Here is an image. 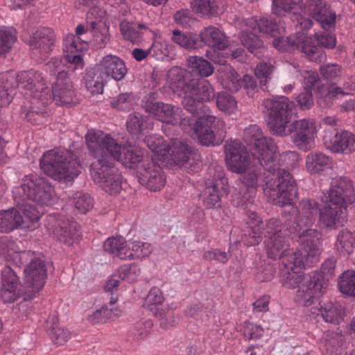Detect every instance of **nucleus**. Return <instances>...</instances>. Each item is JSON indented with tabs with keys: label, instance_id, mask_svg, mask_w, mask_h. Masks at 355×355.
I'll return each mask as SVG.
<instances>
[{
	"label": "nucleus",
	"instance_id": "f257e3e1",
	"mask_svg": "<svg viewBox=\"0 0 355 355\" xmlns=\"http://www.w3.org/2000/svg\"><path fill=\"white\" fill-rule=\"evenodd\" d=\"M314 203L306 202L304 211L306 220H301L300 242L301 249L293 251L288 248V239L286 230H282V222L276 218L269 220L263 228L262 220L255 212L248 214L247 227L241 236L236 239L239 230L234 227L230 233V240L235 243L242 242L245 245L251 246L259 243L262 235H265V246L270 257L281 261L280 275L284 287L298 288L295 300L302 306H309L315 299L321 297L327 291L328 277L334 275L335 262L326 260L322 265L321 271L304 274L302 269L311 267L319 261L322 251L321 234L316 230L308 227L314 221L313 209Z\"/></svg>",
	"mask_w": 355,
	"mask_h": 355
},
{
	"label": "nucleus",
	"instance_id": "f03ea898",
	"mask_svg": "<svg viewBox=\"0 0 355 355\" xmlns=\"http://www.w3.org/2000/svg\"><path fill=\"white\" fill-rule=\"evenodd\" d=\"M188 73L184 69L174 67L166 74V81L171 91L182 98V104L190 113L198 116L195 121L184 116L179 106L155 101L153 93L142 100V107L159 121L180 127L184 132L193 131L201 145H218L225 137V123L211 115V110L204 104L214 97V88L205 79L186 80Z\"/></svg>",
	"mask_w": 355,
	"mask_h": 355
},
{
	"label": "nucleus",
	"instance_id": "7ed1b4c3",
	"mask_svg": "<svg viewBox=\"0 0 355 355\" xmlns=\"http://www.w3.org/2000/svg\"><path fill=\"white\" fill-rule=\"evenodd\" d=\"M225 154L228 169L243 174L237 184L239 190L236 189L233 193L234 201L237 206L250 202L256 194L257 188L263 186L264 182V195L274 204L283 207L291 205L297 200L298 189L296 181L288 171L279 167L278 160L275 171H270L272 176L267 178L266 181L261 168L251 164L245 147L239 141H227Z\"/></svg>",
	"mask_w": 355,
	"mask_h": 355
},
{
	"label": "nucleus",
	"instance_id": "20e7f679",
	"mask_svg": "<svg viewBox=\"0 0 355 355\" xmlns=\"http://www.w3.org/2000/svg\"><path fill=\"white\" fill-rule=\"evenodd\" d=\"M62 60L52 58L46 70L52 75L58 73L55 83L50 88L42 73L35 70L23 71L18 73V88L26 102L21 107V116L34 125H42L48 121L47 106L52 101L57 105H71L76 91L71 78L63 70Z\"/></svg>",
	"mask_w": 355,
	"mask_h": 355
},
{
	"label": "nucleus",
	"instance_id": "39448f33",
	"mask_svg": "<svg viewBox=\"0 0 355 355\" xmlns=\"http://www.w3.org/2000/svg\"><path fill=\"white\" fill-rule=\"evenodd\" d=\"M241 33L239 38L243 46L257 57L263 55L264 45L259 35L275 37L273 46L279 51H300L311 61L320 63L324 61L326 55L322 47L333 49L336 44L334 35L331 33H315V40L318 44L313 43L312 37L306 32H298L284 39L279 37L284 31L272 19L267 18L250 17L243 19L240 24Z\"/></svg>",
	"mask_w": 355,
	"mask_h": 355
},
{
	"label": "nucleus",
	"instance_id": "423d86ee",
	"mask_svg": "<svg viewBox=\"0 0 355 355\" xmlns=\"http://www.w3.org/2000/svg\"><path fill=\"white\" fill-rule=\"evenodd\" d=\"M87 147L96 159L90 168L96 184L110 194H117L122 189V177L114 167V162L128 168L141 160V148L136 145L122 146L111 135L100 130H88L85 135Z\"/></svg>",
	"mask_w": 355,
	"mask_h": 355
},
{
	"label": "nucleus",
	"instance_id": "0eeeda50",
	"mask_svg": "<svg viewBox=\"0 0 355 355\" xmlns=\"http://www.w3.org/2000/svg\"><path fill=\"white\" fill-rule=\"evenodd\" d=\"M355 200V195L352 182L346 178L337 177L332 180L328 195L324 194L322 200L326 202V205L321 207H318V203L314 200H304L300 203V211L292 203L285 208L284 212H288L292 216L297 217L295 226L291 227L288 229H284L282 225V230H286L291 234L297 235L300 238V232L297 230L300 228L301 220H306V214L304 211L306 202H311L314 203V211L313 217L315 220V214L319 213L318 225L320 228H327L334 230L339 226H343L346 221L345 211L348 204H352ZM310 225L308 228L312 230ZM288 238V234H287Z\"/></svg>",
	"mask_w": 355,
	"mask_h": 355
},
{
	"label": "nucleus",
	"instance_id": "6e6552de",
	"mask_svg": "<svg viewBox=\"0 0 355 355\" xmlns=\"http://www.w3.org/2000/svg\"><path fill=\"white\" fill-rule=\"evenodd\" d=\"M263 106L268 113V125L273 134L279 136L291 135L295 145L303 151L315 146L318 128L315 122L311 119H302L290 123L292 112L295 107L287 97L266 99Z\"/></svg>",
	"mask_w": 355,
	"mask_h": 355
},
{
	"label": "nucleus",
	"instance_id": "1a4fd4ad",
	"mask_svg": "<svg viewBox=\"0 0 355 355\" xmlns=\"http://www.w3.org/2000/svg\"><path fill=\"white\" fill-rule=\"evenodd\" d=\"M40 164L44 173L58 181H71L80 172V164L76 156L64 148H56L44 152Z\"/></svg>",
	"mask_w": 355,
	"mask_h": 355
},
{
	"label": "nucleus",
	"instance_id": "9d476101",
	"mask_svg": "<svg viewBox=\"0 0 355 355\" xmlns=\"http://www.w3.org/2000/svg\"><path fill=\"white\" fill-rule=\"evenodd\" d=\"M12 194L19 203L28 200L40 206H49L57 200L53 187L37 174L25 175L20 185L13 188Z\"/></svg>",
	"mask_w": 355,
	"mask_h": 355
},
{
	"label": "nucleus",
	"instance_id": "9b49d317",
	"mask_svg": "<svg viewBox=\"0 0 355 355\" xmlns=\"http://www.w3.org/2000/svg\"><path fill=\"white\" fill-rule=\"evenodd\" d=\"M154 153L155 159L165 166H184L189 161L191 149L188 144L178 139H172L170 144L164 142L162 137L148 135L144 140Z\"/></svg>",
	"mask_w": 355,
	"mask_h": 355
},
{
	"label": "nucleus",
	"instance_id": "f8f14e48",
	"mask_svg": "<svg viewBox=\"0 0 355 355\" xmlns=\"http://www.w3.org/2000/svg\"><path fill=\"white\" fill-rule=\"evenodd\" d=\"M243 140L249 146H253V156L260 164L269 171H275L279 154L274 141L263 136L257 124H251L243 131Z\"/></svg>",
	"mask_w": 355,
	"mask_h": 355
},
{
	"label": "nucleus",
	"instance_id": "ddd939ff",
	"mask_svg": "<svg viewBox=\"0 0 355 355\" xmlns=\"http://www.w3.org/2000/svg\"><path fill=\"white\" fill-rule=\"evenodd\" d=\"M42 211L29 203L0 211V232H10L16 229L34 230Z\"/></svg>",
	"mask_w": 355,
	"mask_h": 355
},
{
	"label": "nucleus",
	"instance_id": "4468645a",
	"mask_svg": "<svg viewBox=\"0 0 355 355\" xmlns=\"http://www.w3.org/2000/svg\"><path fill=\"white\" fill-rule=\"evenodd\" d=\"M80 3L89 7L86 16L87 31L92 36L90 42L96 48H104L109 42L110 23L106 10L102 6L100 0H80Z\"/></svg>",
	"mask_w": 355,
	"mask_h": 355
},
{
	"label": "nucleus",
	"instance_id": "2eb2a0df",
	"mask_svg": "<svg viewBox=\"0 0 355 355\" xmlns=\"http://www.w3.org/2000/svg\"><path fill=\"white\" fill-rule=\"evenodd\" d=\"M45 227L50 235L67 245H72L80 237L78 224L71 218L55 214L46 217Z\"/></svg>",
	"mask_w": 355,
	"mask_h": 355
},
{
	"label": "nucleus",
	"instance_id": "dca6fc26",
	"mask_svg": "<svg viewBox=\"0 0 355 355\" xmlns=\"http://www.w3.org/2000/svg\"><path fill=\"white\" fill-rule=\"evenodd\" d=\"M47 277L44 261L40 258L31 259L24 270V298L35 297L44 288Z\"/></svg>",
	"mask_w": 355,
	"mask_h": 355
},
{
	"label": "nucleus",
	"instance_id": "f3484780",
	"mask_svg": "<svg viewBox=\"0 0 355 355\" xmlns=\"http://www.w3.org/2000/svg\"><path fill=\"white\" fill-rule=\"evenodd\" d=\"M141 152V160L135 166L139 170V181L150 191H160L166 184V175L158 165L145 156L142 149Z\"/></svg>",
	"mask_w": 355,
	"mask_h": 355
},
{
	"label": "nucleus",
	"instance_id": "a211bd4d",
	"mask_svg": "<svg viewBox=\"0 0 355 355\" xmlns=\"http://www.w3.org/2000/svg\"><path fill=\"white\" fill-rule=\"evenodd\" d=\"M322 141L331 153L348 155L355 152V135L349 131L339 132L329 127L324 130Z\"/></svg>",
	"mask_w": 355,
	"mask_h": 355
},
{
	"label": "nucleus",
	"instance_id": "6ab92c4d",
	"mask_svg": "<svg viewBox=\"0 0 355 355\" xmlns=\"http://www.w3.org/2000/svg\"><path fill=\"white\" fill-rule=\"evenodd\" d=\"M90 33L87 31V26L85 27L83 25L80 24L76 28V33L68 35L63 42V51L65 53L64 59L66 61L74 66V69H83L84 67V62L80 55H76V53L83 52L87 49L88 43L80 38V35L85 33Z\"/></svg>",
	"mask_w": 355,
	"mask_h": 355
},
{
	"label": "nucleus",
	"instance_id": "aec40b11",
	"mask_svg": "<svg viewBox=\"0 0 355 355\" xmlns=\"http://www.w3.org/2000/svg\"><path fill=\"white\" fill-rule=\"evenodd\" d=\"M207 58L220 67L217 70L216 76L221 85L232 92L238 91L242 85L241 77L233 67L226 64V58L222 53L207 52Z\"/></svg>",
	"mask_w": 355,
	"mask_h": 355
},
{
	"label": "nucleus",
	"instance_id": "412c9836",
	"mask_svg": "<svg viewBox=\"0 0 355 355\" xmlns=\"http://www.w3.org/2000/svg\"><path fill=\"white\" fill-rule=\"evenodd\" d=\"M304 12L318 21L327 31L334 28L336 15L323 0H304Z\"/></svg>",
	"mask_w": 355,
	"mask_h": 355
},
{
	"label": "nucleus",
	"instance_id": "4be33fe9",
	"mask_svg": "<svg viewBox=\"0 0 355 355\" xmlns=\"http://www.w3.org/2000/svg\"><path fill=\"white\" fill-rule=\"evenodd\" d=\"M21 289L19 277L10 266L3 268L1 272V299L4 303H12L21 295H24V287Z\"/></svg>",
	"mask_w": 355,
	"mask_h": 355
},
{
	"label": "nucleus",
	"instance_id": "5701e85b",
	"mask_svg": "<svg viewBox=\"0 0 355 355\" xmlns=\"http://www.w3.org/2000/svg\"><path fill=\"white\" fill-rule=\"evenodd\" d=\"M96 68L107 81L110 78L121 80L127 73L124 62L118 56L111 54L103 57Z\"/></svg>",
	"mask_w": 355,
	"mask_h": 355
},
{
	"label": "nucleus",
	"instance_id": "b1692460",
	"mask_svg": "<svg viewBox=\"0 0 355 355\" xmlns=\"http://www.w3.org/2000/svg\"><path fill=\"white\" fill-rule=\"evenodd\" d=\"M31 251H21L17 243L8 236L0 239V257L8 262L20 266L32 256Z\"/></svg>",
	"mask_w": 355,
	"mask_h": 355
},
{
	"label": "nucleus",
	"instance_id": "393cba45",
	"mask_svg": "<svg viewBox=\"0 0 355 355\" xmlns=\"http://www.w3.org/2000/svg\"><path fill=\"white\" fill-rule=\"evenodd\" d=\"M302 75L304 78L303 87L304 92L299 94L296 99L300 107L302 110H306L309 109L313 104V98L311 91L315 89V87H317V92H318V89L320 88L318 85L319 77L318 73L315 71H304ZM317 94L318 92H316V95ZM316 98H318V101L320 105L322 103L327 105L324 102L323 100H322V101H319V98L317 96Z\"/></svg>",
	"mask_w": 355,
	"mask_h": 355
},
{
	"label": "nucleus",
	"instance_id": "a878e982",
	"mask_svg": "<svg viewBox=\"0 0 355 355\" xmlns=\"http://www.w3.org/2000/svg\"><path fill=\"white\" fill-rule=\"evenodd\" d=\"M55 40L53 31L50 28L43 27L37 29L27 42L33 51L40 53L43 57L53 50Z\"/></svg>",
	"mask_w": 355,
	"mask_h": 355
},
{
	"label": "nucleus",
	"instance_id": "bb28decb",
	"mask_svg": "<svg viewBox=\"0 0 355 355\" xmlns=\"http://www.w3.org/2000/svg\"><path fill=\"white\" fill-rule=\"evenodd\" d=\"M137 30L134 28L132 24L126 19H123L120 22V31L123 38L133 44L140 43L144 36H150L149 35L150 34L157 37L159 34L158 30L153 29L142 23L137 24Z\"/></svg>",
	"mask_w": 355,
	"mask_h": 355
},
{
	"label": "nucleus",
	"instance_id": "cd10ccee",
	"mask_svg": "<svg viewBox=\"0 0 355 355\" xmlns=\"http://www.w3.org/2000/svg\"><path fill=\"white\" fill-rule=\"evenodd\" d=\"M199 36L201 42L214 49V51H210V53H219L216 50L222 51L228 46L227 36L223 31L217 27H205L200 31ZM207 52H209V51H207Z\"/></svg>",
	"mask_w": 355,
	"mask_h": 355
},
{
	"label": "nucleus",
	"instance_id": "c85d7f7f",
	"mask_svg": "<svg viewBox=\"0 0 355 355\" xmlns=\"http://www.w3.org/2000/svg\"><path fill=\"white\" fill-rule=\"evenodd\" d=\"M132 240L126 241L123 236L108 238L104 242V249L120 259H133Z\"/></svg>",
	"mask_w": 355,
	"mask_h": 355
},
{
	"label": "nucleus",
	"instance_id": "c756f323",
	"mask_svg": "<svg viewBox=\"0 0 355 355\" xmlns=\"http://www.w3.org/2000/svg\"><path fill=\"white\" fill-rule=\"evenodd\" d=\"M354 91L355 85L352 81L345 83L343 87L335 85H322L318 89L317 97L319 101L323 100L325 103L329 104L334 98L352 94Z\"/></svg>",
	"mask_w": 355,
	"mask_h": 355
},
{
	"label": "nucleus",
	"instance_id": "7c9ffc66",
	"mask_svg": "<svg viewBox=\"0 0 355 355\" xmlns=\"http://www.w3.org/2000/svg\"><path fill=\"white\" fill-rule=\"evenodd\" d=\"M332 166V158L320 151L309 153L305 159L306 170L311 175L320 174L322 172L331 168Z\"/></svg>",
	"mask_w": 355,
	"mask_h": 355
},
{
	"label": "nucleus",
	"instance_id": "2f4dec72",
	"mask_svg": "<svg viewBox=\"0 0 355 355\" xmlns=\"http://www.w3.org/2000/svg\"><path fill=\"white\" fill-rule=\"evenodd\" d=\"M226 182L225 178H220L206 183L205 188L202 193V198L207 208L211 209L220 206V190L223 189V185Z\"/></svg>",
	"mask_w": 355,
	"mask_h": 355
},
{
	"label": "nucleus",
	"instance_id": "473e14b6",
	"mask_svg": "<svg viewBox=\"0 0 355 355\" xmlns=\"http://www.w3.org/2000/svg\"><path fill=\"white\" fill-rule=\"evenodd\" d=\"M319 314L325 322L338 324L344 320L345 311L338 302H327L320 305Z\"/></svg>",
	"mask_w": 355,
	"mask_h": 355
},
{
	"label": "nucleus",
	"instance_id": "72a5a7b5",
	"mask_svg": "<svg viewBox=\"0 0 355 355\" xmlns=\"http://www.w3.org/2000/svg\"><path fill=\"white\" fill-rule=\"evenodd\" d=\"M15 78L18 85L17 76H15L14 72L8 71L0 74V107L8 106L12 101L15 94L13 85Z\"/></svg>",
	"mask_w": 355,
	"mask_h": 355
},
{
	"label": "nucleus",
	"instance_id": "f704fd0d",
	"mask_svg": "<svg viewBox=\"0 0 355 355\" xmlns=\"http://www.w3.org/2000/svg\"><path fill=\"white\" fill-rule=\"evenodd\" d=\"M149 38H153V42L149 48L150 55L158 60H168L173 58L175 54L173 53V46L162 39L159 32L158 35L153 36L149 35Z\"/></svg>",
	"mask_w": 355,
	"mask_h": 355
},
{
	"label": "nucleus",
	"instance_id": "c9c22d12",
	"mask_svg": "<svg viewBox=\"0 0 355 355\" xmlns=\"http://www.w3.org/2000/svg\"><path fill=\"white\" fill-rule=\"evenodd\" d=\"M354 249L355 236L352 232L343 229L336 236L334 250L340 255L347 257L354 252Z\"/></svg>",
	"mask_w": 355,
	"mask_h": 355
},
{
	"label": "nucleus",
	"instance_id": "e433bc0d",
	"mask_svg": "<svg viewBox=\"0 0 355 355\" xmlns=\"http://www.w3.org/2000/svg\"><path fill=\"white\" fill-rule=\"evenodd\" d=\"M126 126L131 135L138 136L140 134L145 133L146 130L152 129L153 123L148 116L134 113L129 115Z\"/></svg>",
	"mask_w": 355,
	"mask_h": 355
},
{
	"label": "nucleus",
	"instance_id": "4c0bfd02",
	"mask_svg": "<svg viewBox=\"0 0 355 355\" xmlns=\"http://www.w3.org/2000/svg\"><path fill=\"white\" fill-rule=\"evenodd\" d=\"M58 319L55 315H51L46 320V329L52 340L57 345H62L70 338V332L58 326Z\"/></svg>",
	"mask_w": 355,
	"mask_h": 355
},
{
	"label": "nucleus",
	"instance_id": "58836bf2",
	"mask_svg": "<svg viewBox=\"0 0 355 355\" xmlns=\"http://www.w3.org/2000/svg\"><path fill=\"white\" fill-rule=\"evenodd\" d=\"M84 80L87 89L92 94H102L105 84L108 82L96 67L87 71Z\"/></svg>",
	"mask_w": 355,
	"mask_h": 355
},
{
	"label": "nucleus",
	"instance_id": "ea45409f",
	"mask_svg": "<svg viewBox=\"0 0 355 355\" xmlns=\"http://www.w3.org/2000/svg\"><path fill=\"white\" fill-rule=\"evenodd\" d=\"M164 302V297L161 290L157 287L152 288L146 298L144 306L155 315L162 316L161 312Z\"/></svg>",
	"mask_w": 355,
	"mask_h": 355
},
{
	"label": "nucleus",
	"instance_id": "a19ab883",
	"mask_svg": "<svg viewBox=\"0 0 355 355\" xmlns=\"http://www.w3.org/2000/svg\"><path fill=\"white\" fill-rule=\"evenodd\" d=\"M172 40L187 50H193L200 46L198 37L193 33H182L180 31L174 30Z\"/></svg>",
	"mask_w": 355,
	"mask_h": 355
},
{
	"label": "nucleus",
	"instance_id": "79ce46f5",
	"mask_svg": "<svg viewBox=\"0 0 355 355\" xmlns=\"http://www.w3.org/2000/svg\"><path fill=\"white\" fill-rule=\"evenodd\" d=\"M187 63L189 69L202 77H209L214 71V66L202 57L190 56Z\"/></svg>",
	"mask_w": 355,
	"mask_h": 355
},
{
	"label": "nucleus",
	"instance_id": "37998d69",
	"mask_svg": "<svg viewBox=\"0 0 355 355\" xmlns=\"http://www.w3.org/2000/svg\"><path fill=\"white\" fill-rule=\"evenodd\" d=\"M302 0H272V12L277 16H284L286 13H296L302 8Z\"/></svg>",
	"mask_w": 355,
	"mask_h": 355
},
{
	"label": "nucleus",
	"instance_id": "c03bdc74",
	"mask_svg": "<svg viewBox=\"0 0 355 355\" xmlns=\"http://www.w3.org/2000/svg\"><path fill=\"white\" fill-rule=\"evenodd\" d=\"M211 101L216 98V106L218 110L225 114H232L237 110V102L234 96L226 92H218ZM211 101V100L209 101Z\"/></svg>",
	"mask_w": 355,
	"mask_h": 355
},
{
	"label": "nucleus",
	"instance_id": "a18cd8bd",
	"mask_svg": "<svg viewBox=\"0 0 355 355\" xmlns=\"http://www.w3.org/2000/svg\"><path fill=\"white\" fill-rule=\"evenodd\" d=\"M338 286L343 294L355 296V270H348L343 272L339 277Z\"/></svg>",
	"mask_w": 355,
	"mask_h": 355
},
{
	"label": "nucleus",
	"instance_id": "49530a36",
	"mask_svg": "<svg viewBox=\"0 0 355 355\" xmlns=\"http://www.w3.org/2000/svg\"><path fill=\"white\" fill-rule=\"evenodd\" d=\"M17 40L16 31L12 27L0 28V55L8 53Z\"/></svg>",
	"mask_w": 355,
	"mask_h": 355
},
{
	"label": "nucleus",
	"instance_id": "de8ad7c7",
	"mask_svg": "<svg viewBox=\"0 0 355 355\" xmlns=\"http://www.w3.org/2000/svg\"><path fill=\"white\" fill-rule=\"evenodd\" d=\"M153 327L150 319H144L136 322L132 328V334L136 340H141L148 337Z\"/></svg>",
	"mask_w": 355,
	"mask_h": 355
},
{
	"label": "nucleus",
	"instance_id": "09e8293b",
	"mask_svg": "<svg viewBox=\"0 0 355 355\" xmlns=\"http://www.w3.org/2000/svg\"><path fill=\"white\" fill-rule=\"evenodd\" d=\"M75 208L80 214H85L93 207V200L87 193L76 192L72 199Z\"/></svg>",
	"mask_w": 355,
	"mask_h": 355
},
{
	"label": "nucleus",
	"instance_id": "8fccbe9b",
	"mask_svg": "<svg viewBox=\"0 0 355 355\" xmlns=\"http://www.w3.org/2000/svg\"><path fill=\"white\" fill-rule=\"evenodd\" d=\"M239 331L245 338L249 340L259 339L264 334V329L261 325L248 321L241 324Z\"/></svg>",
	"mask_w": 355,
	"mask_h": 355
},
{
	"label": "nucleus",
	"instance_id": "3c124183",
	"mask_svg": "<svg viewBox=\"0 0 355 355\" xmlns=\"http://www.w3.org/2000/svg\"><path fill=\"white\" fill-rule=\"evenodd\" d=\"M135 103L134 98L131 94L122 93L114 97L110 101L112 107L121 111H129Z\"/></svg>",
	"mask_w": 355,
	"mask_h": 355
},
{
	"label": "nucleus",
	"instance_id": "603ef678",
	"mask_svg": "<svg viewBox=\"0 0 355 355\" xmlns=\"http://www.w3.org/2000/svg\"><path fill=\"white\" fill-rule=\"evenodd\" d=\"M191 6L193 11L202 15L216 12V5L212 0H192Z\"/></svg>",
	"mask_w": 355,
	"mask_h": 355
},
{
	"label": "nucleus",
	"instance_id": "864d4df0",
	"mask_svg": "<svg viewBox=\"0 0 355 355\" xmlns=\"http://www.w3.org/2000/svg\"><path fill=\"white\" fill-rule=\"evenodd\" d=\"M131 247L133 252V259L147 257L153 250L150 243L139 240H132V246Z\"/></svg>",
	"mask_w": 355,
	"mask_h": 355
},
{
	"label": "nucleus",
	"instance_id": "5fc2aeb1",
	"mask_svg": "<svg viewBox=\"0 0 355 355\" xmlns=\"http://www.w3.org/2000/svg\"><path fill=\"white\" fill-rule=\"evenodd\" d=\"M139 273V268L135 264L123 265L118 270L119 277L121 279H126L129 282L135 281Z\"/></svg>",
	"mask_w": 355,
	"mask_h": 355
},
{
	"label": "nucleus",
	"instance_id": "6e6d98bb",
	"mask_svg": "<svg viewBox=\"0 0 355 355\" xmlns=\"http://www.w3.org/2000/svg\"><path fill=\"white\" fill-rule=\"evenodd\" d=\"M275 272V268L271 264L264 263L257 267L254 276L258 282H268L273 278Z\"/></svg>",
	"mask_w": 355,
	"mask_h": 355
},
{
	"label": "nucleus",
	"instance_id": "4d7b16f0",
	"mask_svg": "<svg viewBox=\"0 0 355 355\" xmlns=\"http://www.w3.org/2000/svg\"><path fill=\"white\" fill-rule=\"evenodd\" d=\"M274 67L266 62H261L256 67L254 74L259 80L260 83L265 85L271 78Z\"/></svg>",
	"mask_w": 355,
	"mask_h": 355
},
{
	"label": "nucleus",
	"instance_id": "13d9d810",
	"mask_svg": "<svg viewBox=\"0 0 355 355\" xmlns=\"http://www.w3.org/2000/svg\"><path fill=\"white\" fill-rule=\"evenodd\" d=\"M320 73L327 80H335L341 74V67L337 64H329L320 67Z\"/></svg>",
	"mask_w": 355,
	"mask_h": 355
},
{
	"label": "nucleus",
	"instance_id": "bf43d9fd",
	"mask_svg": "<svg viewBox=\"0 0 355 355\" xmlns=\"http://www.w3.org/2000/svg\"><path fill=\"white\" fill-rule=\"evenodd\" d=\"M203 257L207 261L216 260L221 263H225L227 261L230 255L225 252L215 249L205 252L203 254Z\"/></svg>",
	"mask_w": 355,
	"mask_h": 355
},
{
	"label": "nucleus",
	"instance_id": "052dcab7",
	"mask_svg": "<svg viewBox=\"0 0 355 355\" xmlns=\"http://www.w3.org/2000/svg\"><path fill=\"white\" fill-rule=\"evenodd\" d=\"M103 310L102 307L96 309L87 315V320L92 324H103L105 323V318L104 315Z\"/></svg>",
	"mask_w": 355,
	"mask_h": 355
},
{
	"label": "nucleus",
	"instance_id": "680f3d73",
	"mask_svg": "<svg viewBox=\"0 0 355 355\" xmlns=\"http://www.w3.org/2000/svg\"><path fill=\"white\" fill-rule=\"evenodd\" d=\"M106 322L108 320H114L121 315V310L118 307H110L108 305L102 306Z\"/></svg>",
	"mask_w": 355,
	"mask_h": 355
},
{
	"label": "nucleus",
	"instance_id": "e2e57ef3",
	"mask_svg": "<svg viewBox=\"0 0 355 355\" xmlns=\"http://www.w3.org/2000/svg\"><path fill=\"white\" fill-rule=\"evenodd\" d=\"M269 302L270 297L268 296H262L254 302V310L257 312L266 311L268 310Z\"/></svg>",
	"mask_w": 355,
	"mask_h": 355
},
{
	"label": "nucleus",
	"instance_id": "0e129e2a",
	"mask_svg": "<svg viewBox=\"0 0 355 355\" xmlns=\"http://www.w3.org/2000/svg\"><path fill=\"white\" fill-rule=\"evenodd\" d=\"M296 26L303 30H308L313 26V22L310 19L304 17L302 15L296 17Z\"/></svg>",
	"mask_w": 355,
	"mask_h": 355
},
{
	"label": "nucleus",
	"instance_id": "69168bd1",
	"mask_svg": "<svg viewBox=\"0 0 355 355\" xmlns=\"http://www.w3.org/2000/svg\"><path fill=\"white\" fill-rule=\"evenodd\" d=\"M33 0H6V4L11 9L21 8L30 4Z\"/></svg>",
	"mask_w": 355,
	"mask_h": 355
},
{
	"label": "nucleus",
	"instance_id": "338daca9",
	"mask_svg": "<svg viewBox=\"0 0 355 355\" xmlns=\"http://www.w3.org/2000/svg\"><path fill=\"white\" fill-rule=\"evenodd\" d=\"M148 54L150 55L149 48L147 50L136 48L132 51V55L137 61L144 60Z\"/></svg>",
	"mask_w": 355,
	"mask_h": 355
},
{
	"label": "nucleus",
	"instance_id": "774afa93",
	"mask_svg": "<svg viewBox=\"0 0 355 355\" xmlns=\"http://www.w3.org/2000/svg\"><path fill=\"white\" fill-rule=\"evenodd\" d=\"M335 345V341L331 340L329 335L327 334L324 338V343L320 346V349L323 353L328 354L329 352H331V350L334 347Z\"/></svg>",
	"mask_w": 355,
	"mask_h": 355
}]
</instances>
